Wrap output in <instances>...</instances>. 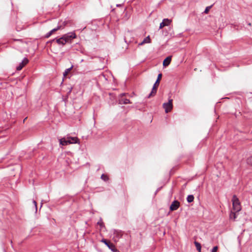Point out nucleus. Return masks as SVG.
Returning a JSON list of instances; mask_svg holds the SVG:
<instances>
[{
	"label": "nucleus",
	"mask_w": 252,
	"mask_h": 252,
	"mask_svg": "<svg viewBox=\"0 0 252 252\" xmlns=\"http://www.w3.org/2000/svg\"><path fill=\"white\" fill-rule=\"evenodd\" d=\"M76 37L75 32H71L63 35L59 38H55L51 40V42L56 41L60 45H64L66 43H71L72 39Z\"/></svg>",
	"instance_id": "nucleus-1"
},
{
	"label": "nucleus",
	"mask_w": 252,
	"mask_h": 252,
	"mask_svg": "<svg viewBox=\"0 0 252 252\" xmlns=\"http://www.w3.org/2000/svg\"><path fill=\"white\" fill-rule=\"evenodd\" d=\"M233 210L238 212L241 210V206L240 201L236 195H234L232 199Z\"/></svg>",
	"instance_id": "nucleus-2"
},
{
	"label": "nucleus",
	"mask_w": 252,
	"mask_h": 252,
	"mask_svg": "<svg viewBox=\"0 0 252 252\" xmlns=\"http://www.w3.org/2000/svg\"><path fill=\"white\" fill-rule=\"evenodd\" d=\"M72 141L67 140L65 138H62L60 139V144L63 146L67 145L69 144L77 143L78 139L77 138H70Z\"/></svg>",
	"instance_id": "nucleus-3"
},
{
	"label": "nucleus",
	"mask_w": 252,
	"mask_h": 252,
	"mask_svg": "<svg viewBox=\"0 0 252 252\" xmlns=\"http://www.w3.org/2000/svg\"><path fill=\"white\" fill-rule=\"evenodd\" d=\"M101 242L104 243L113 252H120L113 244L108 242L106 239H103Z\"/></svg>",
	"instance_id": "nucleus-4"
},
{
	"label": "nucleus",
	"mask_w": 252,
	"mask_h": 252,
	"mask_svg": "<svg viewBox=\"0 0 252 252\" xmlns=\"http://www.w3.org/2000/svg\"><path fill=\"white\" fill-rule=\"evenodd\" d=\"M163 107L164 108L166 113L170 112L173 108L172 99H170L168 102L163 103Z\"/></svg>",
	"instance_id": "nucleus-5"
},
{
	"label": "nucleus",
	"mask_w": 252,
	"mask_h": 252,
	"mask_svg": "<svg viewBox=\"0 0 252 252\" xmlns=\"http://www.w3.org/2000/svg\"><path fill=\"white\" fill-rule=\"evenodd\" d=\"M123 234L121 231L114 230L113 233V239L115 241H118L122 237Z\"/></svg>",
	"instance_id": "nucleus-6"
},
{
	"label": "nucleus",
	"mask_w": 252,
	"mask_h": 252,
	"mask_svg": "<svg viewBox=\"0 0 252 252\" xmlns=\"http://www.w3.org/2000/svg\"><path fill=\"white\" fill-rule=\"evenodd\" d=\"M29 62V60L27 58H25L22 62L20 63L19 65L16 67L17 70H21L23 67L26 65Z\"/></svg>",
	"instance_id": "nucleus-7"
},
{
	"label": "nucleus",
	"mask_w": 252,
	"mask_h": 252,
	"mask_svg": "<svg viewBox=\"0 0 252 252\" xmlns=\"http://www.w3.org/2000/svg\"><path fill=\"white\" fill-rule=\"evenodd\" d=\"M159 81H159L158 80H156V81L155 83L154 84V86L152 88V90L151 92L148 96V98H150L153 95V94H156V93L157 92V90L156 86H158L159 85Z\"/></svg>",
	"instance_id": "nucleus-8"
},
{
	"label": "nucleus",
	"mask_w": 252,
	"mask_h": 252,
	"mask_svg": "<svg viewBox=\"0 0 252 252\" xmlns=\"http://www.w3.org/2000/svg\"><path fill=\"white\" fill-rule=\"evenodd\" d=\"M179 206H180L179 202L177 200H175L172 203V204L170 207V209L171 211L177 210L178 209Z\"/></svg>",
	"instance_id": "nucleus-9"
},
{
	"label": "nucleus",
	"mask_w": 252,
	"mask_h": 252,
	"mask_svg": "<svg viewBox=\"0 0 252 252\" xmlns=\"http://www.w3.org/2000/svg\"><path fill=\"white\" fill-rule=\"evenodd\" d=\"M63 27L61 26V25H58L56 28L52 29L51 31H50L49 32L46 33L45 35L46 38L49 37L54 32L57 31L58 30L62 29Z\"/></svg>",
	"instance_id": "nucleus-10"
},
{
	"label": "nucleus",
	"mask_w": 252,
	"mask_h": 252,
	"mask_svg": "<svg viewBox=\"0 0 252 252\" xmlns=\"http://www.w3.org/2000/svg\"><path fill=\"white\" fill-rule=\"evenodd\" d=\"M171 22V20L167 18L164 19L162 20V22L160 24L159 29H162L163 27L165 26H169Z\"/></svg>",
	"instance_id": "nucleus-11"
},
{
	"label": "nucleus",
	"mask_w": 252,
	"mask_h": 252,
	"mask_svg": "<svg viewBox=\"0 0 252 252\" xmlns=\"http://www.w3.org/2000/svg\"><path fill=\"white\" fill-rule=\"evenodd\" d=\"M171 61V57H170V56L167 57L164 60V61L163 62V66H168L170 64Z\"/></svg>",
	"instance_id": "nucleus-12"
},
{
	"label": "nucleus",
	"mask_w": 252,
	"mask_h": 252,
	"mask_svg": "<svg viewBox=\"0 0 252 252\" xmlns=\"http://www.w3.org/2000/svg\"><path fill=\"white\" fill-rule=\"evenodd\" d=\"M119 101L120 104H127L130 103V100L127 98H122Z\"/></svg>",
	"instance_id": "nucleus-13"
},
{
	"label": "nucleus",
	"mask_w": 252,
	"mask_h": 252,
	"mask_svg": "<svg viewBox=\"0 0 252 252\" xmlns=\"http://www.w3.org/2000/svg\"><path fill=\"white\" fill-rule=\"evenodd\" d=\"M150 38L149 36H148L146 38L144 39V40L141 42V43H139V45H142L143 44L145 43H148L150 42Z\"/></svg>",
	"instance_id": "nucleus-14"
},
{
	"label": "nucleus",
	"mask_w": 252,
	"mask_h": 252,
	"mask_svg": "<svg viewBox=\"0 0 252 252\" xmlns=\"http://www.w3.org/2000/svg\"><path fill=\"white\" fill-rule=\"evenodd\" d=\"M187 201L189 203L192 202L194 200V196L193 195H189L188 196L187 198Z\"/></svg>",
	"instance_id": "nucleus-15"
},
{
	"label": "nucleus",
	"mask_w": 252,
	"mask_h": 252,
	"mask_svg": "<svg viewBox=\"0 0 252 252\" xmlns=\"http://www.w3.org/2000/svg\"><path fill=\"white\" fill-rule=\"evenodd\" d=\"M194 245L196 247V250L197 251L201 250V244L199 242H198L197 241H194Z\"/></svg>",
	"instance_id": "nucleus-16"
},
{
	"label": "nucleus",
	"mask_w": 252,
	"mask_h": 252,
	"mask_svg": "<svg viewBox=\"0 0 252 252\" xmlns=\"http://www.w3.org/2000/svg\"><path fill=\"white\" fill-rule=\"evenodd\" d=\"M101 179L104 181H107L109 180L108 176L104 174L101 175Z\"/></svg>",
	"instance_id": "nucleus-17"
},
{
	"label": "nucleus",
	"mask_w": 252,
	"mask_h": 252,
	"mask_svg": "<svg viewBox=\"0 0 252 252\" xmlns=\"http://www.w3.org/2000/svg\"><path fill=\"white\" fill-rule=\"evenodd\" d=\"M73 66H71L70 68H67L65 69V71L63 73V75L65 76L66 75L68 72L71 70V69L72 68Z\"/></svg>",
	"instance_id": "nucleus-18"
},
{
	"label": "nucleus",
	"mask_w": 252,
	"mask_h": 252,
	"mask_svg": "<svg viewBox=\"0 0 252 252\" xmlns=\"http://www.w3.org/2000/svg\"><path fill=\"white\" fill-rule=\"evenodd\" d=\"M230 218L233 219V220H235L236 218V215L235 213H233L232 212H231V213L230 214Z\"/></svg>",
	"instance_id": "nucleus-19"
},
{
	"label": "nucleus",
	"mask_w": 252,
	"mask_h": 252,
	"mask_svg": "<svg viewBox=\"0 0 252 252\" xmlns=\"http://www.w3.org/2000/svg\"><path fill=\"white\" fill-rule=\"evenodd\" d=\"M212 7V5L206 7L204 11L203 12V13L205 14H207Z\"/></svg>",
	"instance_id": "nucleus-20"
},
{
	"label": "nucleus",
	"mask_w": 252,
	"mask_h": 252,
	"mask_svg": "<svg viewBox=\"0 0 252 252\" xmlns=\"http://www.w3.org/2000/svg\"><path fill=\"white\" fill-rule=\"evenodd\" d=\"M247 163L252 165V156L248 158Z\"/></svg>",
	"instance_id": "nucleus-21"
},
{
	"label": "nucleus",
	"mask_w": 252,
	"mask_h": 252,
	"mask_svg": "<svg viewBox=\"0 0 252 252\" xmlns=\"http://www.w3.org/2000/svg\"><path fill=\"white\" fill-rule=\"evenodd\" d=\"M218 249V246L214 247L211 250V252H217Z\"/></svg>",
	"instance_id": "nucleus-22"
},
{
	"label": "nucleus",
	"mask_w": 252,
	"mask_h": 252,
	"mask_svg": "<svg viewBox=\"0 0 252 252\" xmlns=\"http://www.w3.org/2000/svg\"><path fill=\"white\" fill-rule=\"evenodd\" d=\"M97 224L100 225L101 227H102L103 225V223L102 221L101 220H100V221L97 222Z\"/></svg>",
	"instance_id": "nucleus-23"
},
{
	"label": "nucleus",
	"mask_w": 252,
	"mask_h": 252,
	"mask_svg": "<svg viewBox=\"0 0 252 252\" xmlns=\"http://www.w3.org/2000/svg\"><path fill=\"white\" fill-rule=\"evenodd\" d=\"M161 76H162V74L161 73L158 74V78H157V80H158L160 81V80L161 79Z\"/></svg>",
	"instance_id": "nucleus-24"
},
{
	"label": "nucleus",
	"mask_w": 252,
	"mask_h": 252,
	"mask_svg": "<svg viewBox=\"0 0 252 252\" xmlns=\"http://www.w3.org/2000/svg\"><path fill=\"white\" fill-rule=\"evenodd\" d=\"M33 203H34V205L35 206V210H36V211H37V204H36V202L35 200H33Z\"/></svg>",
	"instance_id": "nucleus-25"
},
{
	"label": "nucleus",
	"mask_w": 252,
	"mask_h": 252,
	"mask_svg": "<svg viewBox=\"0 0 252 252\" xmlns=\"http://www.w3.org/2000/svg\"><path fill=\"white\" fill-rule=\"evenodd\" d=\"M71 138V137H68L67 138V140L72 141V140L70 139Z\"/></svg>",
	"instance_id": "nucleus-26"
},
{
	"label": "nucleus",
	"mask_w": 252,
	"mask_h": 252,
	"mask_svg": "<svg viewBox=\"0 0 252 252\" xmlns=\"http://www.w3.org/2000/svg\"><path fill=\"white\" fill-rule=\"evenodd\" d=\"M27 119V117L25 118L23 120V123H24L26 121V120Z\"/></svg>",
	"instance_id": "nucleus-27"
},
{
	"label": "nucleus",
	"mask_w": 252,
	"mask_h": 252,
	"mask_svg": "<svg viewBox=\"0 0 252 252\" xmlns=\"http://www.w3.org/2000/svg\"><path fill=\"white\" fill-rule=\"evenodd\" d=\"M125 95V94H121V96H123V95Z\"/></svg>",
	"instance_id": "nucleus-28"
},
{
	"label": "nucleus",
	"mask_w": 252,
	"mask_h": 252,
	"mask_svg": "<svg viewBox=\"0 0 252 252\" xmlns=\"http://www.w3.org/2000/svg\"><path fill=\"white\" fill-rule=\"evenodd\" d=\"M198 252H201V250H198Z\"/></svg>",
	"instance_id": "nucleus-29"
},
{
	"label": "nucleus",
	"mask_w": 252,
	"mask_h": 252,
	"mask_svg": "<svg viewBox=\"0 0 252 252\" xmlns=\"http://www.w3.org/2000/svg\"><path fill=\"white\" fill-rule=\"evenodd\" d=\"M61 26H62L63 27H63H64L65 24H63V26H62V25H61Z\"/></svg>",
	"instance_id": "nucleus-30"
},
{
	"label": "nucleus",
	"mask_w": 252,
	"mask_h": 252,
	"mask_svg": "<svg viewBox=\"0 0 252 252\" xmlns=\"http://www.w3.org/2000/svg\"><path fill=\"white\" fill-rule=\"evenodd\" d=\"M61 26H62L63 27H63H64L65 24H63V26H62V25H61Z\"/></svg>",
	"instance_id": "nucleus-31"
}]
</instances>
